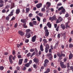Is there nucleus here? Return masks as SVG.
I'll use <instances>...</instances> for the list:
<instances>
[{"label": "nucleus", "instance_id": "f257e3e1", "mask_svg": "<svg viewBox=\"0 0 73 73\" xmlns=\"http://www.w3.org/2000/svg\"><path fill=\"white\" fill-rule=\"evenodd\" d=\"M46 5L47 6L46 7V9H48L47 10H46V13H49V12H50V8H49V7H50V5H51V3L48 2L46 3Z\"/></svg>", "mask_w": 73, "mask_h": 73}, {"label": "nucleus", "instance_id": "f03ea898", "mask_svg": "<svg viewBox=\"0 0 73 73\" xmlns=\"http://www.w3.org/2000/svg\"><path fill=\"white\" fill-rule=\"evenodd\" d=\"M33 61L36 64V65H38L39 64V60L38 58H35L33 60Z\"/></svg>", "mask_w": 73, "mask_h": 73}, {"label": "nucleus", "instance_id": "7ed1b4c3", "mask_svg": "<svg viewBox=\"0 0 73 73\" xmlns=\"http://www.w3.org/2000/svg\"><path fill=\"white\" fill-rule=\"evenodd\" d=\"M37 38V36L36 35L33 36L31 39V41L32 42H34L36 41V39Z\"/></svg>", "mask_w": 73, "mask_h": 73}, {"label": "nucleus", "instance_id": "20e7f679", "mask_svg": "<svg viewBox=\"0 0 73 73\" xmlns=\"http://www.w3.org/2000/svg\"><path fill=\"white\" fill-rule=\"evenodd\" d=\"M44 33H45V36L48 37L49 35V32L48 31V30H46L45 31Z\"/></svg>", "mask_w": 73, "mask_h": 73}, {"label": "nucleus", "instance_id": "39448f33", "mask_svg": "<svg viewBox=\"0 0 73 73\" xmlns=\"http://www.w3.org/2000/svg\"><path fill=\"white\" fill-rule=\"evenodd\" d=\"M13 57V56L12 55H11L9 56V60L11 64H13V61H12V58Z\"/></svg>", "mask_w": 73, "mask_h": 73}, {"label": "nucleus", "instance_id": "423d86ee", "mask_svg": "<svg viewBox=\"0 0 73 73\" xmlns=\"http://www.w3.org/2000/svg\"><path fill=\"white\" fill-rule=\"evenodd\" d=\"M31 36V35L30 33H26L25 34V37H27V38H30V37Z\"/></svg>", "mask_w": 73, "mask_h": 73}, {"label": "nucleus", "instance_id": "0eeeda50", "mask_svg": "<svg viewBox=\"0 0 73 73\" xmlns=\"http://www.w3.org/2000/svg\"><path fill=\"white\" fill-rule=\"evenodd\" d=\"M42 3H40L37 4L36 5V7L37 8H40L42 7Z\"/></svg>", "mask_w": 73, "mask_h": 73}, {"label": "nucleus", "instance_id": "6e6552de", "mask_svg": "<svg viewBox=\"0 0 73 73\" xmlns=\"http://www.w3.org/2000/svg\"><path fill=\"white\" fill-rule=\"evenodd\" d=\"M46 57L49 58V60L52 61V59H53V56L52 55H47Z\"/></svg>", "mask_w": 73, "mask_h": 73}, {"label": "nucleus", "instance_id": "1a4fd4ad", "mask_svg": "<svg viewBox=\"0 0 73 73\" xmlns=\"http://www.w3.org/2000/svg\"><path fill=\"white\" fill-rule=\"evenodd\" d=\"M47 26H48V28H50L52 27V24L50 23V22H48L47 24Z\"/></svg>", "mask_w": 73, "mask_h": 73}, {"label": "nucleus", "instance_id": "9d476101", "mask_svg": "<svg viewBox=\"0 0 73 73\" xmlns=\"http://www.w3.org/2000/svg\"><path fill=\"white\" fill-rule=\"evenodd\" d=\"M18 33H19V34L21 36H24V33L21 31H18Z\"/></svg>", "mask_w": 73, "mask_h": 73}, {"label": "nucleus", "instance_id": "9b49d317", "mask_svg": "<svg viewBox=\"0 0 73 73\" xmlns=\"http://www.w3.org/2000/svg\"><path fill=\"white\" fill-rule=\"evenodd\" d=\"M20 9H17L16 10V13L17 15H19V13H20Z\"/></svg>", "mask_w": 73, "mask_h": 73}, {"label": "nucleus", "instance_id": "f8f14e48", "mask_svg": "<svg viewBox=\"0 0 73 73\" xmlns=\"http://www.w3.org/2000/svg\"><path fill=\"white\" fill-rule=\"evenodd\" d=\"M43 45L44 46H45L46 44V43H47L48 41H47V40H46V39H44L43 40Z\"/></svg>", "mask_w": 73, "mask_h": 73}, {"label": "nucleus", "instance_id": "ddd939ff", "mask_svg": "<svg viewBox=\"0 0 73 73\" xmlns=\"http://www.w3.org/2000/svg\"><path fill=\"white\" fill-rule=\"evenodd\" d=\"M60 27L63 29L64 30L65 29V25L63 24H62L61 25Z\"/></svg>", "mask_w": 73, "mask_h": 73}, {"label": "nucleus", "instance_id": "4468645a", "mask_svg": "<svg viewBox=\"0 0 73 73\" xmlns=\"http://www.w3.org/2000/svg\"><path fill=\"white\" fill-rule=\"evenodd\" d=\"M23 59H22L19 60V65H21L22 64V62H23Z\"/></svg>", "mask_w": 73, "mask_h": 73}, {"label": "nucleus", "instance_id": "2eb2a0df", "mask_svg": "<svg viewBox=\"0 0 73 73\" xmlns=\"http://www.w3.org/2000/svg\"><path fill=\"white\" fill-rule=\"evenodd\" d=\"M58 44H59V42H57L56 43L55 46L54 47V49H56V47L57 46H58Z\"/></svg>", "mask_w": 73, "mask_h": 73}, {"label": "nucleus", "instance_id": "dca6fc26", "mask_svg": "<svg viewBox=\"0 0 73 73\" xmlns=\"http://www.w3.org/2000/svg\"><path fill=\"white\" fill-rule=\"evenodd\" d=\"M40 49L42 52V51L44 50V49H43V47H42V44H41V46H40Z\"/></svg>", "mask_w": 73, "mask_h": 73}, {"label": "nucleus", "instance_id": "f3484780", "mask_svg": "<svg viewBox=\"0 0 73 73\" xmlns=\"http://www.w3.org/2000/svg\"><path fill=\"white\" fill-rule=\"evenodd\" d=\"M21 23H26V20L25 19H23L21 20Z\"/></svg>", "mask_w": 73, "mask_h": 73}, {"label": "nucleus", "instance_id": "a211bd4d", "mask_svg": "<svg viewBox=\"0 0 73 73\" xmlns=\"http://www.w3.org/2000/svg\"><path fill=\"white\" fill-rule=\"evenodd\" d=\"M68 58L67 56H66L64 59V62H66V61H68Z\"/></svg>", "mask_w": 73, "mask_h": 73}, {"label": "nucleus", "instance_id": "6ab92c4d", "mask_svg": "<svg viewBox=\"0 0 73 73\" xmlns=\"http://www.w3.org/2000/svg\"><path fill=\"white\" fill-rule=\"evenodd\" d=\"M58 57H59V58L60 60H61L62 58V56H63V57H65V55H58Z\"/></svg>", "mask_w": 73, "mask_h": 73}, {"label": "nucleus", "instance_id": "aec40b11", "mask_svg": "<svg viewBox=\"0 0 73 73\" xmlns=\"http://www.w3.org/2000/svg\"><path fill=\"white\" fill-rule=\"evenodd\" d=\"M9 8H10V6H9L8 5H7L4 8V9H9Z\"/></svg>", "mask_w": 73, "mask_h": 73}, {"label": "nucleus", "instance_id": "412c9836", "mask_svg": "<svg viewBox=\"0 0 73 73\" xmlns=\"http://www.w3.org/2000/svg\"><path fill=\"white\" fill-rule=\"evenodd\" d=\"M58 19L60 22L61 21H62L63 20V19H62V17H59Z\"/></svg>", "mask_w": 73, "mask_h": 73}, {"label": "nucleus", "instance_id": "4be33fe9", "mask_svg": "<svg viewBox=\"0 0 73 73\" xmlns=\"http://www.w3.org/2000/svg\"><path fill=\"white\" fill-rule=\"evenodd\" d=\"M38 15L39 16H40V17H42L43 16V13H40L38 14Z\"/></svg>", "mask_w": 73, "mask_h": 73}, {"label": "nucleus", "instance_id": "5701e85b", "mask_svg": "<svg viewBox=\"0 0 73 73\" xmlns=\"http://www.w3.org/2000/svg\"><path fill=\"white\" fill-rule=\"evenodd\" d=\"M14 7H15V3H13L12 5H11V7L10 9H12V8H13Z\"/></svg>", "mask_w": 73, "mask_h": 73}, {"label": "nucleus", "instance_id": "b1692460", "mask_svg": "<svg viewBox=\"0 0 73 73\" xmlns=\"http://www.w3.org/2000/svg\"><path fill=\"white\" fill-rule=\"evenodd\" d=\"M33 66L34 68L35 69H37V67H38V66H37L36 64H34L33 65Z\"/></svg>", "mask_w": 73, "mask_h": 73}, {"label": "nucleus", "instance_id": "393cba45", "mask_svg": "<svg viewBox=\"0 0 73 73\" xmlns=\"http://www.w3.org/2000/svg\"><path fill=\"white\" fill-rule=\"evenodd\" d=\"M49 46L48 45V44H47L46 45V47L45 48L46 49H49L50 48Z\"/></svg>", "mask_w": 73, "mask_h": 73}, {"label": "nucleus", "instance_id": "a878e982", "mask_svg": "<svg viewBox=\"0 0 73 73\" xmlns=\"http://www.w3.org/2000/svg\"><path fill=\"white\" fill-rule=\"evenodd\" d=\"M26 25V23H25L23 24V27L24 28H28V27H27V26Z\"/></svg>", "mask_w": 73, "mask_h": 73}, {"label": "nucleus", "instance_id": "bb28decb", "mask_svg": "<svg viewBox=\"0 0 73 73\" xmlns=\"http://www.w3.org/2000/svg\"><path fill=\"white\" fill-rule=\"evenodd\" d=\"M25 66L26 67H29V66H30V64H29V63H27V64L25 65Z\"/></svg>", "mask_w": 73, "mask_h": 73}, {"label": "nucleus", "instance_id": "cd10ccee", "mask_svg": "<svg viewBox=\"0 0 73 73\" xmlns=\"http://www.w3.org/2000/svg\"><path fill=\"white\" fill-rule=\"evenodd\" d=\"M48 62H49V60L47 59H46L44 61V63H46V64H48Z\"/></svg>", "mask_w": 73, "mask_h": 73}, {"label": "nucleus", "instance_id": "c85d7f7f", "mask_svg": "<svg viewBox=\"0 0 73 73\" xmlns=\"http://www.w3.org/2000/svg\"><path fill=\"white\" fill-rule=\"evenodd\" d=\"M29 10H30L29 8H26V13H28V12H29Z\"/></svg>", "mask_w": 73, "mask_h": 73}, {"label": "nucleus", "instance_id": "c756f323", "mask_svg": "<svg viewBox=\"0 0 73 73\" xmlns=\"http://www.w3.org/2000/svg\"><path fill=\"white\" fill-rule=\"evenodd\" d=\"M36 18L37 19V20L38 21H40V18L39 17H38V16H36Z\"/></svg>", "mask_w": 73, "mask_h": 73}, {"label": "nucleus", "instance_id": "7c9ffc66", "mask_svg": "<svg viewBox=\"0 0 73 73\" xmlns=\"http://www.w3.org/2000/svg\"><path fill=\"white\" fill-rule=\"evenodd\" d=\"M4 68L3 66H0V70H3L4 69Z\"/></svg>", "mask_w": 73, "mask_h": 73}, {"label": "nucleus", "instance_id": "2f4dec72", "mask_svg": "<svg viewBox=\"0 0 73 73\" xmlns=\"http://www.w3.org/2000/svg\"><path fill=\"white\" fill-rule=\"evenodd\" d=\"M29 25L31 27H33V22H30L29 23Z\"/></svg>", "mask_w": 73, "mask_h": 73}, {"label": "nucleus", "instance_id": "473e14b6", "mask_svg": "<svg viewBox=\"0 0 73 73\" xmlns=\"http://www.w3.org/2000/svg\"><path fill=\"white\" fill-rule=\"evenodd\" d=\"M60 28V26H58L56 28V31H57V32H58V31H59V28Z\"/></svg>", "mask_w": 73, "mask_h": 73}, {"label": "nucleus", "instance_id": "72a5a7b5", "mask_svg": "<svg viewBox=\"0 0 73 73\" xmlns=\"http://www.w3.org/2000/svg\"><path fill=\"white\" fill-rule=\"evenodd\" d=\"M33 25H36V24H37V22L35 21H33Z\"/></svg>", "mask_w": 73, "mask_h": 73}, {"label": "nucleus", "instance_id": "f704fd0d", "mask_svg": "<svg viewBox=\"0 0 73 73\" xmlns=\"http://www.w3.org/2000/svg\"><path fill=\"white\" fill-rule=\"evenodd\" d=\"M62 68H66V65H64V64H63V65H62V66L61 67Z\"/></svg>", "mask_w": 73, "mask_h": 73}, {"label": "nucleus", "instance_id": "c9c22d12", "mask_svg": "<svg viewBox=\"0 0 73 73\" xmlns=\"http://www.w3.org/2000/svg\"><path fill=\"white\" fill-rule=\"evenodd\" d=\"M45 7H44V8H42L41 9V11L42 12H44V11H45Z\"/></svg>", "mask_w": 73, "mask_h": 73}, {"label": "nucleus", "instance_id": "e433bc0d", "mask_svg": "<svg viewBox=\"0 0 73 73\" xmlns=\"http://www.w3.org/2000/svg\"><path fill=\"white\" fill-rule=\"evenodd\" d=\"M30 51L31 52H33L35 51V49L33 48H31L30 49Z\"/></svg>", "mask_w": 73, "mask_h": 73}, {"label": "nucleus", "instance_id": "4c0bfd02", "mask_svg": "<svg viewBox=\"0 0 73 73\" xmlns=\"http://www.w3.org/2000/svg\"><path fill=\"white\" fill-rule=\"evenodd\" d=\"M66 32H65L64 33H62V36H64L65 35H66Z\"/></svg>", "mask_w": 73, "mask_h": 73}, {"label": "nucleus", "instance_id": "58836bf2", "mask_svg": "<svg viewBox=\"0 0 73 73\" xmlns=\"http://www.w3.org/2000/svg\"><path fill=\"white\" fill-rule=\"evenodd\" d=\"M61 12L62 13H65V9L63 8V9L62 10Z\"/></svg>", "mask_w": 73, "mask_h": 73}, {"label": "nucleus", "instance_id": "ea45409f", "mask_svg": "<svg viewBox=\"0 0 73 73\" xmlns=\"http://www.w3.org/2000/svg\"><path fill=\"white\" fill-rule=\"evenodd\" d=\"M27 62H28V59L27 58L25 59L24 61V62L25 63H27Z\"/></svg>", "mask_w": 73, "mask_h": 73}, {"label": "nucleus", "instance_id": "a19ab883", "mask_svg": "<svg viewBox=\"0 0 73 73\" xmlns=\"http://www.w3.org/2000/svg\"><path fill=\"white\" fill-rule=\"evenodd\" d=\"M62 5V3H60L57 4V6H61Z\"/></svg>", "mask_w": 73, "mask_h": 73}, {"label": "nucleus", "instance_id": "79ce46f5", "mask_svg": "<svg viewBox=\"0 0 73 73\" xmlns=\"http://www.w3.org/2000/svg\"><path fill=\"white\" fill-rule=\"evenodd\" d=\"M64 8V7H63L62 6L61 7H60L58 9V11H60V10H61V9H62Z\"/></svg>", "mask_w": 73, "mask_h": 73}, {"label": "nucleus", "instance_id": "37998d69", "mask_svg": "<svg viewBox=\"0 0 73 73\" xmlns=\"http://www.w3.org/2000/svg\"><path fill=\"white\" fill-rule=\"evenodd\" d=\"M18 26V25L17 24V23H16L15 25L14 28H17V27Z\"/></svg>", "mask_w": 73, "mask_h": 73}, {"label": "nucleus", "instance_id": "c03bdc74", "mask_svg": "<svg viewBox=\"0 0 73 73\" xmlns=\"http://www.w3.org/2000/svg\"><path fill=\"white\" fill-rule=\"evenodd\" d=\"M35 52H36V54L38 53V50L36 48H35Z\"/></svg>", "mask_w": 73, "mask_h": 73}, {"label": "nucleus", "instance_id": "a18cd8bd", "mask_svg": "<svg viewBox=\"0 0 73 73\" xmlns=\"http://www.w3.org/2000/svg\"><path fill=\"white\" fill-rule=\"evenodd\" d=\"M72 57H73V55H69V59H72Z\"/></svg>", "mask_w": 73, "mask_h": 73}, {"label": "nucleus", "instance_id": "49530a36", "mask_svg": "<svg viewBox=\"0 0 73 73\" xmlns=\"http://www.w3.org/2000/svg\"><path fill=\"white\" fill-rule=\"evenodd\" d=\"M46 71H47L48 73H49L50 71V70L49 68H47Z\"/></svg>", "mask_w": 73, "mask_h": 73}, {"label": "nucleus", "instance_id": "de8ad7c7", "mask_svg": "<svg viewBox=\"0 0 73 73\" xmlns=\"http://www.w3.org/2000/svg\"><path fill=\"white\" fill-rule=\"evenodd\" d=\"M50 12H54V9H53L51 8L50 9Z\"/></svg>", "mask_w": 73, "mask_h": 73}, {"label": "nucleus", "instance_id": "09e8293b", "mask_svg": "<svg viewBox=\"0 0 73 73\" xmlns=\"http://www.w3.org/2000/svg\"><path fill=\"white\" fill-rule=\"evenodd\" d=\"M26 33H28V32H31V30L30 29H28L26 30Z\"/></svg>", "mask_w": 73, "mask_h": 73}, {"label": "nucleus", "instance_id": "8fccbe9b", "mask_svg": "<svg viewBox=\"0 0 73 73\" xmlns=\"http://www.w3.org/2000/svg\"><path fill=\"white\" fill-rule=\"evenodd\" d=\"M2 13H6V10H5V9H3L2 10Z\"/></svg>", "mask_w": 73, "mask_h": 73}, {"label": "nucleus", "instance_id": "3c124183", "mask_svg": "<svg viewBox=\"0 0 73 73\" xmlns=\"http://www.w3.org/2000/svg\"><path fill=\"white\" fill-rule=\"evenodd\" d=\"M66 29H68V28H69V26H68V24H66Z\"/></svg>", "mask_w": 73, "mask_h": 73}, {"label": "nucleus", "instance_id": "603ef678", "mask_svg": "<svg viewBox=\"0 0 73 73\" xmlns=\"http://www.w3.org/2000/svg\"><path fill=\"white\" fill-rule=\"evenodd\" d=\"M6 20H8V21H9V17H6L5 18Z\"/></svg>", "mask_w": 73, "mask_h": 73}, {"label": "nucleus", "instance_id": "864d4df0", "mask_svg": "<svg viewBox=\"0 0 73 73\" xmlns=\"http://www.w3.org/2000/svg\"><path fill=\"white\" fill-rule=\"evenodd\" d=\"M47 63H44V67H46L48 66V65L46 64Z\"/></svg>", "mask_w": 73, "mask_h": 73}, {"label": "nucleus", "instance_id": "5fc2aeb1", "mask_svg": "<svg viewBox=\"0 0 73 73\" xmlns=\"http://www.w3.org/2000/svg\"><path fill=\"white\" fill-rule=\"evenodd\" d=\"M61 22L58 19L56 21V24H58V23H60Z\"/></svg>", "mask_w": 73, "mask_h": 73}, {"label": "nucleus", "instance_id": "6e6d98bb", "mask_svg": "<svg viewBox=\"0 0 73 73\" xmlns=\"http://www.w3.org/2000/svg\"><path fill=\"white\" fill-rule=\"evenodd\" d=\"M69 16V15L68 14V13H66L65 15V17H68Z\"/></svg>", "mask_w": 73, "mask_h": 73}, {"label": "nucleus", "instance_id": "4d7b16f0", "mask_svg": "<svg viewBox=\"0 0 73 73\" xmlns=\"http://www.w3.org/2000/svg\"><path fill=\"white\" fill-rule=\"evenodd\" d=\"M69 47L70 48H71L73 47V45L72 44H70L69 45Z\"/></svg>", "mask_w": 73, "mask_h": 73}, {"label": "nucleus", "instance_id": "13d9d810", "mask_svg": "<svg viewBox=\"0 0 73 73\" xmlns=\"http://www.w3.org/2000/svg\"><path fill=\"white\" fill-rule=\"evenodd\" d=\"M60 36H61V35H60V34L59 33L58 35V37L59 38H60Z\"/></svg>", "mask_w": 73, "mask_h": 73}, {"label": "nucleus", "instance_id": "bf43d9fd", "mask_svg": "<svg viewBox=\"0 0 73 73\" xmlns=\"http://www.w3.org/2000/svg\"><path fill=\"white\" fill-rule=\"evenodd\" d=\"M32 16H33V15L31 13H30L29 15V17H32Z\"/></svg>", "mask_w": 73, "mask_h": 73}, {"label": "nucleus", "instance_id": "052dcab7", "mask_svg": "<svg viewBox=\"0 0 73 73\" xmlns=\"http://www.w3.org/2000/svg\"><path fill=\"white\" fill-rule=\"evenodd\" d=\"M4 1H2V0H0V3L1 4H3L4 3Z\"/></svg>", "mask_w": 73, "mask_h": 73}, {"label": "nucleus", "instance_id": "680f3d73", "mask_svg": "<svg viewBox=\"0 0 73 73\" xmlns=\"http://www.w3.org/2000/svg\"><path fill=\"white\" fill-rule=\"evenodd\" d=\"M45 52L46 53H48V49L47 48H45Z\"/></svg>", "mask_w": 73, "mask_h": 73}, {"label": "nucleus", "instance_id": "e2e57ef3", "mask_svg": "<svg viewBox=\"0 0 73 73\" xmlns=\"http://www.w3.org/2000/svg\"><path fill=\"white\" fill-rule=\"evenodd\" d=\"M14 11H15V10H13L11 11L10 13L11 14H13V12H14Z\"/></svg>", "mask_w": 73, "mask_h": 73}, {"label": "nucleus", "instance_id": "0e129e2a", "mask_svg": "<svg viewBox=\"0 0 73 73\" xmlns=\"http://www.w3.org/2000/svg\"><path fill=\"white\" fill-rule=\"evenodd\" d=\"M44 29L45 31H46V30H48V29H47V27L46 26H45L44 28Z\"/></svg>", "mask_w": 73, "mask_h": 73}, {"label": "nucleus", "instance_id": "69168bd1", "mask_svg": "<svg viewBox=\"0 0 73 73\" xmlns=\"http://www.w3.org/2000/svg\"><path fill=\"white\" fill-rule=\"evenodd\" d=\"M13 60H15V59L16 58V56L15 55L13 57Z\"/></svg>", "mask_w": 73, "mask_h": 73}, {"label": "nucleus", "instance_id": "338daca9", "mask_svg": "<svg viewBox=\"0 0 73 73\" xmlns=\"http://www.w3.org/2000/svg\"><path fill=\"white\" fill-rule=\"evenodd\" d=\"M72 38H70L69 40V42H72Z\"/></svg>", "mask_w": 73, "mask_h": 73}, {"label": "nucleus", "instance_id": "774afa93", "mask_svg": "<svg viewBox=\"0 0 73 73\" xmlns=\"http://www.w3.org/2000/svg\"><path fill=\"white\" fill-rule=\"evenodd\" d=\"M17 46L18 48H19L20 46L21 47V46H20V45L19 44H17Z\"/></svg>", "mask_w": 73, "mask_h": 73}]
</instances>
